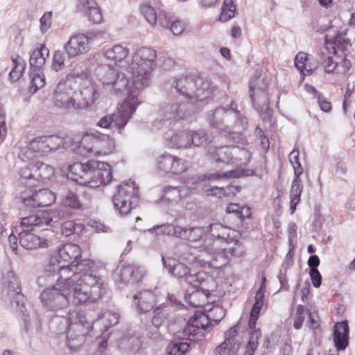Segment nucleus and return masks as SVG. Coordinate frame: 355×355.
Instances as JSON below:
<instances>
[{
	"label": "nucleus",
	"instance_id": "1",
	"mask_svg": "<svg viewBox=\"0 0 355 355\" xmlns=\"http://www.w3.org/2000/svg\"><path fill=\"white\" fill-rule=\"evenodd\" d=\"M106 289L105 282L100 275L73 273L71 279H66L65 285L45 288L40 293V299L45 309L55 311L69 305L71 293L75 304H90L101 300Z\"/></svg>",
	"mask_w": 355,
	"mask_h": 355
},
{
	"label": "nucleus",
	"instance_id": "2",
	"mask_svg": "<svg viewBox=\"0 0 355 355\" xmlns=\"http://www.w3.org/2000/svg\"><path fill=\"white\" fill-rule=\"evenodd\" d=\"M156 51L150 48L142 47L135 51L130 64V82L129 94L139 98V95L151 80V73L155 66Z\"/></svg>",
	"mask_w": 355,
	"mask_h": 355
},
{
	"label": "nucleus",
	"instance_id": "3",
	"mask_svg": "<svg viewBox=\"0 0 355 355\" xmlns=\"http://www.w3.org/2000/svg\"><path fill=\"white\" fill-rule=\"evenodd\" d=\"M69 176L73 181L91 188L107 184L112 178L110 166L96 160L74 163L69 168Z\"/></svg>",
	"mask_w": 355,
	"mask_h": 355
},
{
	"label": "nucleus",
	"instance_id": "4",
	"mask_svg": "<svg viewBox=\"0 0 355 355\" xmlns=\"http://www.w3.org/2000/svg\"><path fill=\"white\" fill-rule=\"evenodd\" d=\"M140 103L141 101L138 98L128 94L124 101L118 106L113 113L101 117L96 125L103 129L115 128L119 134H121Z\"/></svg>",
	"mask_w": 355,
	"mask_h": 355
},
{
	"label": "nucleus",
	"instance_id": "5",
	"mask_svg": "<svg viewBox=\"0 0 355 355\" xmlns=\"http://www.w3.org/2000/svg\"><path fill=\"white\" fill-rule=\"evenodd\" d=\"M114 150L115 141L112 137L98 131H92L83 134L78 153L87 157H99L111 154Z\"/></svg>",
	"mask_w": 355,
	"mask_h": 355
},
{
	"label": "nucleus",
	"instance_id": "6",
	"mask_svg": "<svg viewBox=\"0 0 355 355\" xmlns=\"http://www.w3.org/2000/svg\"><path fill=\"white\" fill-rule=\"evenodd\" d=\"M81 251L78 245L73 243H66L59 248L57 253L51 257H56L59 264L64 265L66 267L73 268V273L83 275L86 273H94L91 269L93 268L94 263L89 259H83L78 261L80 258Z\"/></svg>",
	"mask_w": 355,
	"mask_h": 355
},
{
	"label": "nucleus",
	"instance_id": "7",
	"mask_svg": "<svg viewBox=\"0 0 355 355\" xmlns=\"http://www.w3.org/2000/svg\"><path fill=\"white\" fill-rule=\"evenodd\" d=\"M173 87L181 95L187 98L203 101L212 93L211 84L196 76H182L174 80Z\"/></svg>",
	"mask_w": 355,
	"mask_h": 355
},
{
	"label": "nucleus",
	"instance_id": "8",
	"mask_svg": "<svg viewBox=\"0 0 355 355\" xmlns=\"http://www.w3.org/2000/svg\"><path fill=\"white\" fill-rule=\"evenodd\" d=\"M68 321L67 345L71 349H76L84 343L85 337L89 332L91 326L85 314L76 311L69 312Z\"/></svg>",
	"mask_w": 355,
	"mask_h": 355
},
{
	"label": "nucleus",
	"instance_id": "9",
	"mask_svg": "<svg viewBox=\"0 0 355 355\" xmlns=\"http://www.w3.org/2000/svg\"><path fill=\"white\" fill-rule=\"evenodd\" d=\"M73 268L59 264L56 257H51L49 263L45 266L43 274L37 279V284L40 287L47 288L53 286L65 285L66 279H71Z\"/></svg>",
	"mask_w": 355,
	"mask_h": 355
},
{
	"label": "nucleus",
	"instance_id": "10",
	"mask_svg": "<svg viewBox=\"0 0 355 355\" xmlns=\"http://www.w3.org/2000/svg\"><path fill=\"white\" fill-rule=\"evenodd\" d=\"M207 230L209 231L210 235L205 237L199 249L201 252H207L208 255L214 251L216 248H219L220 245H224L227 240L238 238L239 236L237 231L224 226L220 223L210 225Z\"/></svg>",
	"mask_w": 355,
	"mask_h": 355
},
{
	"label": "nucleus",
	"instance_id": "11",
	"mask_svg": "<svg viewBox=\"0 0 355 355\" xmlns=\"http://www.w3.org/2000/svg\"><path fill=\"white\" fill-rule=\"evenodd\" d=\"M138 201V187L131 180L119 185L117 193L113 197L114 208L121 215L128 214L137 205Z\"/></svg>",
	"mask_w": 355,
	"mask_h": 355
},
{
	"label": "nucleus",
	"instance_id": "12",
	"mask_svg": "<svg viewBox=\"0 0 355 355\" xmlns=\"http://www.w3.org/2000/svg\"><path fill=\"white\" fill-rule=\"evenodd\" d=\"M55 170L53 166L44 162H32L28 165L21 168V183L28 187H33L41 180H48L53 177Z\"/></svg>",
	"mask_w": 355,
	"mask_h": 355
},
{
	"label": "nucleus",
	"instance_id": "13",
	"mask_svg": "<svg viewBox=\"0 0 355 355\" xmlns=\"http://www.w3.org/2000/svg\"><path fill=\"white\" fill-rule=\"evenodd\" d=\"M110 66H101L96 69L97 75L104 88L114 94L127 89L128 96L130 79H128L123 73H117Z\"/></svg>",
	"mask_w": 355,
	"mask_h": 355
},
{
	"label": "nucleus",
	"instance_id": "14",
	"mask_svg": "<svg viewBox=\"0 0 355 355\" xmlns=\"http://www.w3.org/2000/svg\"><path fill=\"white\" fill-rule=\"evenodd\" d=\"M31 148L37 156H42L60 148H67L71 146V137H60L55 135L42 136L33 139L30 141Z\"/></svg>",
	"mask_w": 355,
	"mask_h": 355
},
{
	"label": "nucleus",
	"instance_id": "15",
	"mask_svg": "<svg viewBox=\"0 0 355 355\" xmlns=\"http://www.w3.org/2000/svg\"><path fill=\"white\" fill-rule=\"evenodd\" d=\"M268 84L261 76H254L250 81V96L254 108L259 111H266L269 107Z\"/></svg>",
	"mask_w": 355,
	"mask_h": 355
},
{
	"label": "nucleus",
	"instance_id": "16",
	"mask_svg": "<svg viewBox=\"0 0 355 355\" xmlns=\"http://www.w3.org/2000/svg\"><path fill=\"white\" fill-rule=\"evenodd\" d=\"M61 212L59 211H40L37 214L23 217L19 227L21 232H30L36 227H43L59 221Z\"/></svg>",
	"mask_w": 355,
	"mask_h": 355
},
{
	"label": "nucleus",
	"instance_id": "17",
	"mask_svg": "<svg viewBox=\"0 0 355 355\" xmlns=\"http://www.w3.org/2000/svg\"><path fill=\"white\" fill-rule=\"evenodd\" d=\"M211 328V324L205 316V313L197 312L189 320L187 326L184 328L183 334L189 340H200Z\"/></svg>",
	"mask_w": 355,
	"mask_h": 355
},
{
	"label": "nucleus",
	"instance_id": "18",
	"mask_svg": "<svg viewBox=\"0 0 355 355\" xmlns=\"http://www.w3.org/2000/svg\"><path fill=\"white\" fill-rule=\"evenodd\" d=\"M187 161L170 154L160 155L157 161V173L160 175L166 174H180L188 168Z\"/></svg>",
	"mask_w": 355,
	"mask_h": 355
},
{
	"label": "nucleus",
	"instance_id": "19",
	"mask_svg": "<svg viewBox=\"0 0 355 355\" xmlns=\"http://www.w3.org/2000/svg\"><path fill=\"white\" fill-rule=\"evenodd\" d=\"M237 239L227 240L224 245H220L219 248H216L214 251L209 254L210 259H208L207 262L211 263L214 261H217L218 259L225 261L229 258V256H243L244 254V248L239 243Z\"/></svg>",
	"mask_w": 355,
	"mask_h": 355
},
{
	"label": "nucleus",
	"instance_id": "20",
	"mask_svg": "<svg viewBox=\"0 0 355 355\" xmlns=\"http://www.w3.org/2000/svg\"><path fill=\"white\" fill-rule=\"evenodd\" d=\"M323 67L326 77L331 83H335L340 80L351 67V62L349 60L343 58L340 62L336 61L332 56H328L324 60Z\"/></svg>",
	"mask_w": 355,
	"mask_h": 355
},
{
	"label": "nucleus",
	"instance_id": "21",
	"mask_svg": "<svg viewBox=\"0 0 355 355\" xmlns=\"http://www.w3.org/2000/svg\"><path fill=\"white\" fill-rule=\"evenodd\" d=\"M21 199L26 207L35 208L51 205L55 201V196L51 190L44 189L34 191L31 196L24 191Z\"/></svg>",
	"mask_w": 355,
	"mask_h": 355
},
{
	"label": "nucleus",
	"instance_id": "22",
	"mask_svg": "<svg viewBox=\"0 0 355 355\" xmlns=\"http://www.w3.org/2000/svg\"><path fill=\"white\" fill-rule=\"evenodd\" d=\"M72 82L69 80H61L54 90V105L63 110H70L73 94Z\"/></svg>",
	"mask_w": 355,
	"mask_h": 355
},
{
	"label": "nucleus",
	"instance_id": "23",
	"mask_svg": "<svg viewBox=\"0 0 355 355\" xmlns=\"http://www.w3.org/2000/svg\"><path fill=\"white\" fill-rule=\"evenodd\" d=\"M92 39L84 34L75 35L70 37L64 45L69 58H74L87 53L90 49Z\"/></svg>",
	"mask_w": 355,
	"mask_h": 355
},
{
	"label": "nucleus",
	"instance_id": "24",
	"mask_svg": "<svg viewBox=\"0 0 355 355\" xmlns=\"http://www.w3.org/2000/svg\"><path fill=\"white\" fill-rule=\"evenodd\" d=\"M238 327L234 326L225 332L224 341L214 349V355H237L239 343L236 340Z\"/></svg>",
	"mask_w": 355,
	"mask_h": 355
},
{
	"label": "nucleus",
	"instance_id": "25",
	"mask_svg": "<svg viewBox=\"0 0 355 355\" xmlns=\"http://www.w3.org/2000/svg\"><path fill=\"white\" fill-rule=\"evenodd\" d=\"M187 284L193 288H198L208 296L215 291L218 286L216 281L205 272H199L193 276H189L187 278Z\"/></svg>",
	"mask_w": 355,
	"mask_h": 355
},
{
	"label": "nucleus",
	"instance_id": "26",
	"mask_svg": "<svg viewBox=\"0 0 355 355\" xmlns=\"http://www.w3.org/2000/svg\"><path fill=\"white\" fill-rule=\"evenodd\" d=\"M206 231L207 230L202 227H182L178 225L175 227H169V233L172 234L173 236L190 242L199 241Z\"/></svg>",
	"mask_w": 355,
	"mask_h": 355
},
{
	"label": "nucleus",
	"instance_id": "27",
	"mask_svg": "<svg viewBox=\"0 0 355 355\" xmlns=\"http://www.w3.org/2000/svg\"><path fill=\"white\" fill-rule=\"evenodd\" d=\"M129 54V50L126 46L116 44L103 51L104 57L109 61L108 65L123 67L126 66L125 59Z\"/></svg>",
	"mask_w": 355,
	"mask_h": 355
},
{
	"label": "nucleus",
	"instance_id": "28",
	"mask_svg": "<svg viewBox=\"0 0 355 355\" xmlns=\"http://www.w3.org/2000/svg\"><path fill=\"white\" fill-rule=\"evenodd\" d=\"M3 293H6L9 299H15L19 302L22 298L19 282L13 271H8L3 275L1 279Z\"/></svg>",
	"mask_w": 355,
	"mask_h": 355
},
{
	"label": "nucleus",
	"instance_id": "29",
	"mask_svg": "<svg viewBox=\"0 0 355 355\" xmlns=\"http://www.w3.org/2000/svg\"><path fill=\"white\" fill-rule=\"evenodd\" d=\"M198 180H194L190 182L187 180L184 184L178 187H168L164 191L165 198L173 202H178L182 198H186L190 193L192 189L196 188Z\"/></svg>",
	"mask_w": 355,
	"mask_h": 355
},
{
	"label": "nucleus",
	"instance_id": "30",
	"mask_svg": "<svg viewBox=\"0 0 355 355\" xmlns=\"http://www.w3.org/2000/svg\"><path fill=\"white\" fill-rule=\"evenodd\" d=\"M234 146H223L211 148L208 150L209 158L215 162L225 163L234 166Z\"/></svg>",
	"mask_w": 355,
	"mask_h": 355
},
{
	"label": "nucleus",
	"instance_id": "31",
	"mask_svg": "<svg viewBox=\"0 0 355 355\" xmlns=\"http://www.w3.org/2000/svg\"><path fill=\"white\" fill-rule=\"evenodd\" d=\"M162 263L164 267L168 268L169 273L178 279H184L187 283V278L189 276H193L194 274L190 273V269L184 263L179 262L174 259H165L162 257Z\"/></svg>",
	"mask_w": 355,
	"mask_h": 355
},
{
	"label": "nucleus",
	"instance_id": "32",
	"mask_svg": "<svg viewBox=\"0 0 355 355\" xmlns=\"http://www.w3.org/2000/svg\"><path fill=\"white\" fill-rule=\"evenodd\" d=\"M19 235V243L25 249L33 250L37 248H46L48 246V241L46 239L29 232H20Z\"/></svg>",
	"mask_w": 355,
	"mask_h": 355
},
{
	"label": "nucleus",
	"instance_id": "33",
	"mask_svg": "<svg viewBox=\"0 0 355 355\" xmlns=\"http://www.w3.org/2000/svg\"><path fill=\"white\" fill-rule=\"evenodd\" d=\"M157 298L152 291L144 290L134 296V301L141 311L147 312L153 308L155 303L159 300Z\"/></svg>",
	"mask_w": 355,
	"mask_h": 355
},
{
	"label": "nucleus",
	"instance_id": "34",
	"mask_svg": "<svg viewBox=\"0 0 355 355\" xmlns=\"http://www.w3.org/2000/svg\"><path fill=\"white\" fill-rule=\"evenodd\" d=\"M349 327L347 321L338 322L334 326V342L338 350H344L348 345Z\"/></svg>",
	"mask_w": 355,
	"mask_h": 355
},
{
	"label": "nucleus",
	"instance_id": "35",
	"mask_svg": "<svg viewBox=\"0 0 355 355\" xmlns=\"http://www.w3.org/2000/svg\"><path fill=\"white\" fill-rule=\"evenodd\" d=\"M301 169H297L295 176L293 180L290 190V210L293 214L296 209V206L300 201V196L303 190V185L300 179Z\"/></svg>",
	"mask_w": 355,
	"mask_h": 355
},
{
	"label": "nucleus",
	"instance_id": "36",
	"mask_svg": "<svg viewBox=\"0 0 355 355\" xmlns=\"http://www.w3.org/2000/svg\"><path fill=\"white\" fill-rule=\"evenodd\" d=\"M144 274L143 268L132 265L123 266L120 273L121 281L127 284L140 282Z\"/></svg>",
	"mask_w": 355,
	"mask_h": 355
},
{
	"label": "nucleus",
	"instance_id": "37",
	"mask_svg": "<svg viewBox=\"0 0 355 355\" xmlns=\"http://www.w3.org/2000/svg\"><path fill=\"white\" fill-rule=\"evenodd\" d=\"M232 114L231 110L227 111L223 108H217L209 119L210 123L212 126L225 131L228 128L229 119Z\"/></svg>",
	"mask_w": 355,
	"mask_h": 355
},
{
	"label": "nucleus",
	"instance_id": "38",
	"mask_svg": "<svg viewBox=\"0 0 355 355\" xmlns=\"http://www.w3.org/2000/svg\"><path fill=\"white\" fill-rule=\"evenodd\" d=\"M192 139L191 130L180 131L173 134L168 140V145L172 148H186L190 147V139Z\"/></svg>",
	"mask_w": 355,
	"mask_h": 355
},
{
	"label": "nucleus",
	"instance_id": "39",
	"mask_svg": "<svg viewBox=\"0 0 355 355\" xmlns=\"http://www.w3.org/2000/svg\"><path fill=\"white\" fill-rule=\"evenodd\" d=\"M78 8L80 11L84 12L93 24H99L102 21L103 16L95 0L87 1L85 8L80 7Z\"/></svg>",
	"mask_w": 355,
	"mask_h": 355
},
{
	"label": "nucleus",
	"instance_id": "40",
	"mask_svg": "<svg viewBox=\"0 0 355 355\" xmlns=\"http://www.w3.org/2000/svg\"><path fill=\"white\" fill-rule=\"evenodd\" d=\"M49 50L44 46L35 49L30 56V65L31 70H40L45 63L46 55Z\"/></svg>",
	"mask_w": 355,
	"mask_h": 355
},
{
	"label": "nucleus",
	"instance_id": "41",
	"mask_svg": "<svg viewBox=\"0 0 355 355\" xmlns=\"http://www.w3.org/2000/svg\"><path fill=\"white\" fill-rule=\"evenodd\" d=\"M253 174L254 171L252 169L239 170L237 168L225 173H215L210 174L208 176V179L210 180H217L220 179L240 178L241 176H250Z\"/></svg>",
	"mask_w": 355,
	"mask_h": 355
},
{
	"label": "nucleus",
	"instance_id": "42",
	"mask_svg": "<svg viewBox=\"0 0 355 355\" xmlns=\"http://www.w3.org/2000/svg\"><path fill=\"white\" fill-rule=\"evenodd\" d=\"M234 166L241 167L248 164L251 159V153L246 148H240L234 146Z\"/></svg>",
	"mask_w": 355,
	"mask_h": 355
},
{
	"label": "nucleus",
	"instance_id": "43",
	"mask_svg": "<svg viewBox=\"0 0 355 355\" xmlns=\"http://www.w3.org/2000/svg\"><path fill=\"white\" fill-rule=\"evenodd\" d=\"M196 288V290L191 293H187L185 296V299L191 306L193 307H201L205 304L208 295L198 288Z\"/></svg>",
	"mask_w": 355,
	"mask_h": 355
},
{
	"label": "nucleus",
	"instance_id": "44",
	"mask_svg": "<svg viewBox=\"0 0 355 355\" xmlns=\"http://www.w3.org/2000/svg\"><path fill=\"white\" fill-rule=\"evenodd\" d=\"M80 91L83 96V98L87 104L88 108L93 105L99 97V93L96 85L93 83H89L88 85L82 87Z\"/></svg>",
	"mask_w": 355,
	"mask_h": 355
},
{
	"label": "nucleus",
	"instance_id": "45",
	"mask_svg": "<svg viewBox=\"0 0 355 355\" xmlns=\"http://www.w3.org/2000/svg\"><path fill=\"white\" fill-rule=\"evenodd\" d=\"M12 69L9 73V78L12 82L18 80L22 75L26 67V62L24 59L19 56L12 58Z\"/></svg>",
	"mask_w": 355,
	"mask_h": 355
},
{
	"label": "nucleus",
	"instance_id": "46",
	"mask_svg": "<svg viewBox=\"0 0 355 355\" xmlns=\"http://www.w3.org/2000/svg\"><path fill=\"white\" fill-rule=\"evenodd\" d=\"M205 313L210 324L212 326V322L216 324L225 317V311L221 306L216 304L211 309H206Z\"/></svg>",
	"mask_w": 355,
	"mask_h": 355
},
{
	"label": "nucleus",
	"instance_id": "47",
	"mask_svg": "<svg viewBox=\"0 0 355 355\" xmlns=\"http://www.w3.org/2000/svg\"><path fill=\"white\" fill-rule=\"evenodd\" d=\"M166 349L168 355H184L189 350V345L187 342L177 340L170 343Z\"/></svg>",
	"mask_w": 355,
	"mask_h": 355
},
{
	"label": "nucleus",
	"instance_id": "48",
	"mask_svg": "<svg viewBox=\"0 0 355 355\" xmlns=\"http://www.w3.org/2000/svg\"><path fill=\"white\" fill-rule=\"evenodd\" d=\"M30 76L31 78L30 92L35 93L40 88L44 86L45 78L40 73V70H31Z\"/></svg>",
	"mask_w": 355,
	"mask_h": 355
},
{
	"label": "nucleus",
	"instance_id": "49",
	"mask_svg": "<svg viewBox=\"0 0 355 355\" xmlns=\"http://www.w3.org/2000/svg\"><path fill=\"white\" fill-rule=\"evenodd\" d=\"M235 10V6L233 5L232 0H224L221 13L219 17L220 21L225 22L234 17Z\"/></svg>",
	"mask_w": 355,
	"mask_h": 355
},
{
	"label": "nucleus",
	"instance_id": "50",
	"mask_svg": "<svg viewBox=\"0 0 355 355\" xmlns=\"http://www.w3.org/2000/svg\"><path fill=\"white\" fill-rule=\"evenodd\" d=\"M166 306H159L153 311V316L152 318L153 324L156 327H160L163 322L166 320L168 315V311L166 310Z\"/></svg>",
	"mask_w": 355,
	"mask_h": 355
},
{
	"label": "nucleus",
	"instance_id": "51",
	"mask_svg": "<svg viewBox=\"0 0 355 355\" xmlns=\"http://www.w3.org/2000/svg\"><path fill=\"white\" fill-rule=\"evenodd\" d=\"M192 139H190V147L191 146H200L207 142H211L212 139L209 137L204 131H191Z\"/></svg>",
	"mask_w": 355,
	"mask_h": 355
},
{
	"label": "nucleus",
	"instance_id": "52",
	"mask_svg": "<svg viewBox=\"0 0 355 355\" xmlns=\"http://www.w3.org/2000/svg\"><path fill=\"white\" fill-rule=\"evenodd\" d=\"M141 12L150 26H155L156 25L157 15L153 7L149 5H144L141 7Z\"/></svg>",
	"mask_w": 355,
	"mask_h": 355
},
{
	"label": "nucleus",
	"instance_id": "53",
	"mask_svg": "<svg viewBox=\"0 0 355 355\" xmlns=\"http://www.w3.org/2000/svg\"><path fill=\"white\" fill-rule=\"evenodd\" d=\"M71 103H73V105H71V109L85 110L87 108L80 89L79 90L73 89Z\"/></svg>",
	"mask_w": 355,
	"mask_h": 355
},
{
	"label": "nucleus",
	"instance_id": "54",
	"mask_svg": "<svg viewBox=\"0 0 355 355\" xmlns=\"http://www.w3.org/2000/svg\"><path fill=\"white\" fill-rule=\"evenodd\" d=\"M63 205L72 209H80L82 207V203L76 193L73 191H68L63 200Z\"/></svg>",
	"mask_w": 355,
	"mask_h": 355
},
{
	"label": "nucleus",
	"instance_id": "55",
	"mask_svg": "<svg viewBox=\"0 0 355 355\" xmlns=\"http://www.w3.org/2000/svg\"><path fill=\"white\" fill-rule=\"evenodd\" d=\"M263 305V302H255L250 311L248 325L250 329L256 327V322L259 318V312Z\"/></svg>",
	"mask_w": 355,
	"mask_h": 355
},
{
	"label": "nucleus",
	"instance_id": "56",
	"mask_svg": "<svg viewBox=\"0 0 355 355\" xmlns=\"http://www.w3.org/2000/svg\"><path fill=\"white\" fill-rule=\"evenodd\" d=\"M18 157L23 162H28L33 160L37 157V155H36L35 152L31 148V144L28 142L26 146L20 148Z\"/></svg>",
	"mask_w": 355,
	"mask_h": 355
},
{
	"label": "nucleus",
	"instance_id": "57",
	"mask_svg": "<svg viewBox=\"0 0 355 355\" xmlns=\"http://www.w3.org/2000/svg\"><path fill=\"white\" fill-rule=\"evenodd\" d=\"M307 314L308 310L304 306H297L293 324L296 329H300L302 327L305 315Z\"/></svg>",
	"mask_w": 355,
	"mask_h": 355
},
{
	"label": "nucleus",
	"instance_id": "58",
	"mask_svg": "<svg viewBox=\"0 0 355 355\" xmlns=\"http://www.w3.org/2000/svg\"><path fill=\"white\" fill-rule=\"evenodd\" d=\"M65 55L61 51H56L54 53L52 67L55 71L61 70L64 66Z\"/></svg>",
	"mask_w": 355,
	"mask_h": 355
},
{
	"label": "nucleus",
	"instance_id": "59",
	"mask_svg": "<svg viewBox=\"0 0 355 355\" xmlns=\"http://www.w3.org/2000/svg\"><path fill=\"white\" fill-rule=\"evenodd\" d=\"M227 212L228 213H236L239 215V217H249L250 214V209L248 208L241 207L238 204L232 203L230 204L227 207Z\"/></svg>",
	"mask_w": 355,
	"mask_h": 355
},
{
	"label": "nucleus",
	"instance_id": "60",
	"mask_svg": "<svg viewBox=\"0 0 355 355\" xmlns=\"http://www.w3.org/2000/svg\"><path fill=\"white\" fill-rule=\"evenodd\" d=\"M78 227H79V226H76L72 220L64 221L61 225V233L65 236H69L71 235Z\"/></svg>",
	"mask_w": 355,
	"mask_h": 355
},
{
	"label": "nucleus",
	"instance_id": "61",
	"mask_svg": "<svg viewBox=\"0 0 355 355\" xmlns=\"http://www.w3.org/2000/svg\"><path fill=\"white\" fill-rule=\"evenodd\" d=\"M288 158L294 168V174L295 175V171H297V169L300 168L301 175L303 172V168L299 162V151L297 150L294 149L292 152L290 153Z\"/></svg>",
	"mask_w": 355,
	"mask_h": 355
},
{
	"label": "nucleus",
	"instance_id": "62",
	"mask_svg": "<svg viewBox=\"0 0 355 355\" xmlns=\"http://www.w3.org/2000/svg\"><path fill=\"white\" fill-rule=\"evenodd\" d=\"M169 28L174 35H180L185 30L186 25L182 21L175 20L171 24Z\"/></svg>",
	"mask_w": 355,
	"mask_h": 355
},
{
	"label": "nucleus",
	"instance_id": "63",
	"mask_svg": "<svg viewBox=\"0 0 355 355\" xmlns=\"http://www.w3.org/2000/svg\"><path fill=\"white\" fill-rule=\"evenodd\" d=\"M105 326L112 327L118 324L119 320V314L112 311H107L105 313Z\"/></svg>",
	"mask_w": 355,
	"mask_h": 355
},
{
	"label": "nucleus",
	"instance_id": "64",
	"mask_svg": "<svg viewBox=\"0 0 355 355\" xmlns=\"http://www.w3.org/2000/svg\"><path fill=\"white\" fill-rule=\"evenodd\" d=\"M309 55L304 52L298 53L295 58V64L297 69L300 71L304 67V64L309 61Z\"/></svg>",
	"mask_w": 355,
	"mask_h": 355
}]
</instances>
